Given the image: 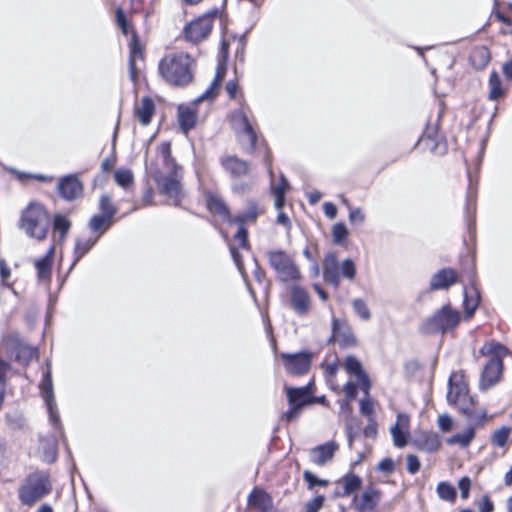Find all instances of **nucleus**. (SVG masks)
<instances>
[{
	"mask_svg": "<svg viewBox=\"0 0 512 512\" xmlns=\"http://www.w3.org/2000/svg\"><path fill=\"white\" fill-rule=\"evenodd\" d=\"M195 66V59L191 55L178 51L165 55L158 64V71L168 85L184 87L192 82Z\"/></svg>",
	"mask_w": 512,
	"mask_h": 512,
	"instance_id": "nucleus-1",
	"label": "nucleus"
},
{
	"mask_svg": "<svg viewBox=\"0 0 512 512\" xmlns=\"http://www.w3.org/2000/svg\"><path fill=\"white\" fill-rule=\"evenodd\" d=\"M158 160L162 162L167 175L158 173L155 176L157 186L161 194L167 196L177 205L181 200V167L175 163L171 156L170 143L163 142L157 148Z\"/></svg>",
	"mask_w": 512,
	"mask_h": 512,
	"instance_id": "nucleus-2",
	"label": "nucleus"
},
{
	"mask_svg": "<svg viewBox=\"0 0 512 512\" xmlns=\"http://www.w3.org/2000/svg\"><path fill=\"white\" fill-rule=\"evenodd\" d=\"M447 400L457 406L458 410L473 423L480 422L486 417V411L478 408L469 394L468 385L461 373L453 372L450 375Z\"/></svg>",
	"mask_w": 512,
	"mask_h": 512,
	"instance_id": "nucleus-3",
	"label": "nucleus"
},
{
	"mask_svg": "<svg viewBox=\"0 0 512 512\" xmlns=\"http://www.w3.org/2000/svg\"><path fill=\"white\" fill-rule=\"evenodd\" d=\"M479 353L482 356L490 357L481 372L479 381L480 389L487 390L499 381L503 369L502 359L509 351L502 344L490 341L481 347Z\"/></svg>",
	"mask_w": 512,
	"mask_h": 512,
	"instance_id": "nucleus-4",
	"label": "nucleus"
},
{
	"mask_svg": "<svg viewBox=\"0 0 512 512\" xmlns=\"http://www.w3.org/2000/svg\"><path fill=\"white\" fill-rule=\"evenodd\" d=\"M50 226V217L44 206L31 202L22 212L19 227L29 237L39 241L46 238Z\"/></svg>",
	"mask_w": 512,
	"mask_h": 512,
	"instance_id": "nucleus-5",
	"label": "nucleus"
},
{
	"mask_svg": "<svg viewBox=\"0 0 512 512\" xmlns=\"http://www.w3.org/2000/svg\"><path fill=\"white\" fill-rule=\"evenodd\" d=\"M52 490V484L48 474L37 471L29 474L18 488L20 502L26 506H32L37 501L48 495Z\"/></svg>",
	"mask_w": 512,
	"mask_h": 512,
	"instance_id": "nucleus-6",
	"label": "nucleus"
},
{
	"mask_svg": "<svg viewBox=\"0 0 512 512\" xmlns=\"http://www.w3.org/2000/svg\"><path fill=\"white\" fill-rule=\"evenodd\" d=\"M460 321V312L452 308L450 304H446L422 321L420 331L427 335L445 334L453 331Z\"/></svg>",
	"mask_w": 512,
	"mask_h": 512,
	"instance_id": "nucleus-7",
	"label": "nucleus"
},
{
	"mask_svg": "<svg viewBox=\"0 0 512 512\" xmlns=\"http://www.w3.org/2000/svg\"><path fill=\"white\" fill-rule=\"evenodd\" d=\"M263 208L260 207L257 203L251 202L249 203L247 209L237 215L235 218L231 220V222L239 225V229L234 236V243L230 245V253L231 256L238 266L241 268V259L240 254L238 252V248H246L247 247V230L244 228L245 224L255 222L257 217L263 213Z\"/></svg>",
	"mask_w": 512,
	"mask_h": 512,
	"instance_id": "nucleus-8",
	"label": "nucleus"
},
{
	"mask_svg": "<svg viewBox=\"0 0 512 512\" xmlns=\"http://www.w3.org/2000/svg\"><path fill=\"white\" fill-rule=\"evenodd\" d=\"M266 256L279 281L294 283L300 280V270L294 259L286 251L271 249L266 252Z\"/></svg>",
	"mask_w": 512,
	"mask_h": 512,
	"instance_id": "nucleus-9",
	"label": "nucleus"
},
{
	"mask_svg": "<svg viewBox=\"0 0 512 512\" xmlns=\"http://www.w3.org/2000/svg\"><path fill=\"white\" fill-rule=\"evenodd\" d=\"M341 276L349 281L355 279L356 266L354 261L345 259L339 263L335 253H328L323 262V277L325 281L337 288L340 285Z\"/></svg>",
	"mask_w": 512,
	"mask_h": 512,
	"instance_id": "nucleus-10",
	"label": "nucleus"
},
{
	"mask_svg": "<svg viewBox=\"0 0 512 512\" xmlns=\"http://www.w3.org/2000/svg\"><path fill=\"white\" fill-rule=\"evenodd\" d=\"M216 13L205 14L186 25L185 38L193 43H198L207 38L213 27V19Z\"/></svg>",
	"mask_w": 512,
	"mask_h": 512,
	"instance_id": "nucleus-11",
	"label": "nucleus"
},
{
	"mask_svg": "<svg viewBox=\"0 0 512 512\" xmlns=\"http://www.w3.org/2000/svg\"><path fill=\"white\" fill-rule=\"evenodd\" d=\"M40 390L48 409L50 421L54 425H59L60 419L53 396V384L51 379V371L49 367L47 368L46 372L43 375V379L40 384Z\"/></svg>",
	"mask_w": 512,
	"mask_h": 512,
	"instance_id": "nucleus-12",
	"label": "nucleus"
},
{
	"mask_svg": "<svg viewBox=\"0 0 512 512\" xmlns=\"http://www.w3.org/2000/svg\"><path fill=\"white\" fill-rule=\"evenodd\" d=\"M57 188L60 196L68 201L80 198L83 194V184L75 174L60 178Z\"/></svg>",
	"mask_w": 512,
	"mask_h": 512,
	"instance_id": "nucleus-13",
	"label": "nucleus"
},
{
	"mask_svg": "<svg viewBox=\"0 0 512 512\" xmlns=\"http://www.w3.org/2000/svg\"><path fill=\"white\" fill-rule=\"evenodd\" d=\"M233 125L237 132L240 144H244L243 135H248L249 148L255 146L256 134L247 115L242 110L235 112L233 115Z\"/></svg>",
	"mask_w": 512,
	"mask_h": 512,
	"instance_id": "nucleus-14",
	"label": "nucleus"
},
{
	"mask_svg": "<svg viewBox=\"0 0 512 512\" xmlns=\"http://www.w3.org/2000/svg\"><path fill=\"white\" fill-rule=\"evenodd\" d=\"M285 361V368L292 374L306 373L311 364V355L309 353L282 354Z\"/></svg>",
	"mask_w": 512,
	"mask_h": 512,
	"instance_id": "nucleus-15",
	"label": "nucleus"
},
{
	"mask_svg": "<svg viewBox=\"0 0 512 512\" xmlns=\"http://www.w3.org/2000/svg\"><path fill=\"white\" fill-rule=\"evenodd\" d=\"M332 337L342 347L356 344V338L350 326L337 318H333Z\"/></svg>",
	"mask_w": 512,
	"mask_h": 512,
	"instance_id": "nucleus-16",
	"label": "nucleus"
},
{
	"mask_svg": "<svg viewBox=\"0 0 512 512\" xmlns=\"http://www.w3.org/2000/svg\"><path fill=\"white\" fill-rule=\"evenodd\" d=\"M409 428V417L406 414L399 413L395 425L390 428L393 443L396 447H404L407 444Z\"/></svg>",
	"mask_w": 512,
	"mask_h": 512,
	"instance_id": "nucleus-17",
	"label": "nucleus"
},
{
	"mask_svg": "<svg viewBox=\"0 0 512 512\" xmlns=\"http://www.w3.org/2000/svg\"><path fill=\"white\" fill-rule=\"evenodd\" d=\"M344 366L348 373L356 376L360 388L365 392L366 395H368L370 382L368 376L362 369L361 362L355 356H348L345 359Z\"/></svg>",
	"mask_w": 512,
	"mask_h": 512,
	"instance_id": "nucleus-18",
	"label": "nucleus"
},
{
	"mask_svg": "<svg viewBox=\"0 0 512 512\" xmlns=\"http://www.w3.org/2000/svg\"><path fill=\"white\" fill-rule=\"evenodd\" d=\"M291 306L300 316L306 315L310 310V297L300 286L293 285L291 287Z\"/></svg>",
	"mask_w": 512,
	"mask_h": 512,
	"instance_id": "nucleus-19",
	"label": "nucleus"
},
{
	"mask_svg": "<svg viewBox=\"0 0 512 512\" xmlns=\"http://www.w3.org/2000/svg\"><path fill=\"white\" fill-rule=\"evenodd\" d=\"M457 281V272L452 268H444L432 276L430 280V288L432 290L447 289Z\"/></svg>",
	"mask_w": 512,
	"mask_h": 512,
	"instance_id": "nucleus-20",
	"label": "nucleus"
},
{
	"mask_svg": "<svg viewBox=\"0 0 512 512\" xmlns=\"http://www.w3.org/2000/svg\"><path fill=\"white\" fill-rule=\"evenodd\" d=\"M221 165L232 177H242L248 174L249 163L237 156H224L221 158Z\"/></svg>",
	"mask_w": 512,
	"mask_h": 512,
	"instance_id": "nucleus-21",
	"label": "nucleus"
},
{
	"mask_svg": "<svg viewBox=\"0 0 512 512\" xmlns=\"http://www.w3.org/2000/svg\"><path fill=\"white\" fill-rule=\"evenodd\" d=\"M337 449L338 444L336 442H327L325 444L313 448L310 451V459L313 463L317 465H324L333 458L334 453L336 452Z\"/></svg>",
	"mask_w": 512,
	"mask_h": 512,
	"instance_id": "nucleus-22",
	"label": "nucleus"
},
{
	"mask_svg": "<svg viewBox=\"0 0 512 512\" xmlns=\"http://www.w3.org/2000/svg\"><path fill=\"white\" fill-rule=\"evenodd\" d=\"M226 73V67L223 64H219L217 67L216 75L210 86L207 88V90L202 93L200 96H198L195 100L196 103L208 101H213L217 94H218V87L222 80L224 79Z\"/></svg>",
	"mask_w": 512,
	"mask_h": 512,
	"instance_id": "nucleus-23",
	"label": "nucleus"
},
{
	"mask_svg": "<svg viewBox=\"0 0 512 512\" xmlns=\"http://www.w3.org/2000/svg\"><path fill=\"white\" fill-rule=\"evenodd\" d=\"M154 111V102L149 97H144L135 104L134 114L143 125H148L151 122Z\"/></svg>",
	"mask_w": 512,
	"mask_h": 512,
	"instance_id": "nucleus-24",
	"label": "nucleus"
},
{
	"mask_svg": "<svg viewBox=\"0 0 512 512\" xmlns=\"http://www.w3.org/2000/svg\"><path fill=\"white\" fill-rule=\"evenodd\" d=\"M54 256V246L50 247L46 255L35 261L37 277L40 281H49L52 272V261Z\"/></svg>",
	"mask_w": 512,
	"mask_h": 512,
	"instance_id": "nucleus-25",
	"label": "nucleus"
},
{
	"mask_svg": "<svg viewBox=\"0 0 512 512\" xmlns=\"http://www.w3.org/2000/svg\"><path fill=\"white\" fill-rule=\"evenodd\" d=\"M248 504L265 512L272 507V498L265 491L261 489H254L248 497Z\"/></svg>",
	"mask_w": 512,
	"mask_h": 512,
	"instance_id": "nucleus-26",
	"label": "nucleus"
},
{
	"mask_svg": "<svg viewBox=\"0 0 512 512\" xmlns=\"http://www.w3.org/2000/svg\"><path fill=\"white\" fill-rule=\"evenodd\" d=\"M378 501V493L374 489H367L360 496L354 499L355 505L360 511H370L375 508Z\"/></svg>",
	"mask_w": 512,
	"mask_h": 512,
	"instance_id": "nucleus-27",
	"label": "nucleus"
},
{
	"mask_svg": "<svg viewBox=\"0 0 512 512\" xmlns=\"http://www.w3.org/2000/svg\"><path fill=\"white\" fill-rule=\"evenodd\" d=\"M287 398L290 406L301 409L309 403V394L307 388H286Z\"/></svg>",
	"mask_w": 512,
	"mask_h": 512,
	"instance_id": "nucleus-28",
	"label": "nucleus"
},
{
	"mask_svg": "<svg viewBox=\"0 0 512 512\" xmlns=\"http://www.w3.org/2000/svg\"><path fill=\"white\" fill-rule=\"evenodd\" d=\"M480 302V295L477 289L474 287V285H471V287L465 289L464 292V308H465V314L466 318L472 317L475 310L477 309Z\"/></svg>",
	"mask_w": 512,
	"mask_h": 512,
	"instance_id": "nucleus-29",
	"label": "nucleus"
},
{
	"mask_svg": "<svg viewBox=\"0 0 512 512\" xmlns=\"http://www.w3.org/2000/svg\"><path fill=\"white\" fill-rule=\"evenodd\" d=\"M13 354L17 362L26 365L37 356V350L22 343H15Z\"/></svg>",
	"mask_w": 512,
	"mask_h": 512,
	"instance_id": "nucleus-30",
	"label": "nucleus"
},
{
	"mask_svg": "<svg viewBox=\"0 0 512 512\" xmlns=\"http://www.w3.org/2000/svg\"><path fill=\"white\" fill-rule=\"evenodd\" d=\"M99 235H93L91 237L82 239L78 238L75 243L74 254L75 259L73 266L86 254L89 250L97 243Z\"/></svg>",
	"mask_w": 512,
	"mask_h": 512,
	"instance_id": "nucleus-31",
	"label": "nucleus"
},
{
	"mask_svg": "<svg viewBox=\"0 0 512 512\" xmlns=\"http://www.w3.org/2000/svg\"><path fill=\"white\" fill-rule=\"evenodd\" d=\"M207 207L211 213L220 215L223 219L231 222L229 210L225 203L219 197L215 195L207 196Z\"/></svg>",
	"mask_w": 512,
	"mask_h": 512,
	"instance_id": "nucleus-32",
	"label": "nucleus"
},
{
	"mask_svg": "<svg viewBox=\"0 0 512 512\" xmlns=\"http://www.w3.org/2000/svg\"><path fill=\"white\" fill-rule=\"evenodd\" d=\"M113 219L104 215H94L89 221V228L99 238L111 227Z\"/></svg>",
	"mask_w": 512,
	"mask_h": 512,
	"instance_id": "nucleus-33",
	"label": "nucleus"
},
{
	"mask_svg": "<svg viewBox=\"0 0 512 512\" xmlns=\"http://www.w3.org/2000/svg\"><path fill=\"white\" fill-rule=\"evenodd\" d=\"M288 188L289 183L283 175L280 177V183L272 184L271 189L277 210H281L283 208L285 202V193Z\"/></svg>",
	"mask_w": 512,
	"mask_h": 512,
	"instance_id": "nucleus-34",
	"label": "nucleus"
},
{
	"mask_svg": "<svg viewBox=\"0 0 512 512\" xmlns=\"http://www.w3.org/2000/svg\"><path fill=\"white\" fill-rule=\"evenodd\" d=\"M417 441L419 447L427 452H435L441 446L440 438L435 433H424Z\"/></svg>",
	"mask_w": 512,
	"mask_h": 512,
	"instance_id": "nucleus-35",
	"label": "nucleus"
},
{
	"mask_svg": "<svg viewBox=\"0 0 512 512\" xmlns=\"http://www.w3.org/2000/svg\"><path fill=\"white\" fill-rule=\"evenodd\" d=\"M71 227L70 220L63 215H55L53 229H54V238L58 237V241H64L69 229Z\"/></svg>",
	"mask_w": 512,
	"mask_h": 512,
	"instance_id": "nucleus-36",
	"label": "nucleus"
},
{
	"mask_svg": "<svg viewBox=\"0 0 512 512\" xmlns=\"http://www.w3.org/2000/svg\"><path fill=\"white\" fill-rule=\"evenodd\" d=\"M361 483L362 480L357 475L347 474L339 481V485L343 489L339 494L343 496L350 495L360 488Z\"/></svg>",
	"mask_w": 512,
	"mask_h": 512,
	"instance_id": "nucleus-37",
	"label": "nucleus"
},
{
	"mask_svg": "<svg viewBox=\"0 0 512 512\" xmlns=\"http://www.w3.org/2000/svg\"><path fill=\"white\" fill-rule=\"evenodd\" d=\"M470 60L476 69H483L490 60L489 50L484 46L476 47L471 52Z\"/></svg>",
	"mask_w": 512,
	"mask_h": 512,
	"instance_id": "nucleus-38",
	"label": "nucleus"
},
{
	"mask_svg": "<svg viewBox=\"0 0 512 512\" xmlns=\"http://www.w3.org/2000/svg\"><path fill=\"white\" fill-rule=\"evenodd\" d=\"M475 437V431L473 428H468L463 432L457 433L449 437L446 442L449 445H459L460 447H467Z\"/></svg>",
	"mask_w": 512,
	"mask_h": 512,
	"instance_id": "nucleus-39",
	"label": "nucleus"
},
{
	"mask_svg": "<svg viewBox=\"0 0 512 512\" xmlns=\"http://www.w3.org/2000/svg\"><path fill=\"white\" fill-rule=\"evenodd\" d=\"M489 99L498 100L504 95L501 79L497 72H492L489 77Z\"/></svg>",
	"mask_w": 512,
	"mask_h": 512,
	"instance_id": "nucleus-40",
	"label": "nucleus"
},
{
	"mask_svg": "<svg viewBox=\"0 0 512 512\" xmlns=\"http://www.w3.org/2000/svg\"><path fill=\"white\" fill-rule=\"evenodd\" d=\"M142 51L140 46L137 44V42L134 40L131 44L130 49V57H129V72H130V78L132 81H136L137 79V69H136V60L142 59Z\"/></svg>",
	"mask_w": 512,
	"mask_h": 512,
	"instance_id": "nucleus-41",
	"label": "nucleus"
},
{
	"mask_svg": "<svg viewBox=\"0 0 512 512\" xmlns=\"http://www.w3.org/2000/svg\"><path fill=\"white\" fill-rule=\"evenodd\" d=\"M179 123L184 131L192 129L196 124V115L190 109H182L179 111Z\"/></svg>",
	"mask_w": 512,
	"mask_h": 512,
	"instance_id": "nucleus-42",
	"label": "nucleus"
},
{
	"mask_svg": "<svg viewBox=\"0 0 512 512\" xmlns=\"http://www.w3.org/2000/svg\"><path fill=\"white\" fill-rule=\"evenodd\" d=\"M115 182L123 187L124 189H128L133 184V174L129 169H118L114 173Z\"/></svg>",
	"mask_w": 512,
	"mask_h": 512,
	"instance_id": "nucleus-43",
	"label": "nucleus"
},
{
	"mask_svg": "<svg viewBox=\"0 0 512 512\" xmlns=\"http://www.w3.org/2000/svg\"><path fill=\"white\" fill-rule=\"evenodd\" d=\"M352 306L354 312L364 321H368L371 319V312L367 305V303L361 299L356 298L352 301Z\"/></svg>",
	"mask_w": 512,
	"mask_h": 512,
	"instance_id": "nucleus-44",
	"label": "nucleus"
},
{
	"mask_svg": "<svg viewBox=\"0 0 512 512\" xmlns=\"http://www.w3.org/2000/svg\"><path fill=\"white\" fill-rule=\"evenodd\" d=\"M437 494L439 498L445 501H454L456 491L452 485L447 482H440L437 486Z\"/></svg>",
	"mask_w": 512,
	"mask_h": 512,
	"instance_id": "nucleus-45",
	"label": "nucleus"
},
{
	"mask_svg": "<svg viewBox=\"0 0 512 512\" xmlns=\"http://www.w3.org/2000/svg\"><path fill=\"white\" fill-rule=\"evenodd\" d=\"M510 434L511 429L509 427H501L493 433L491 438L492 444L497 447H505Z\"/></svg>",
	"mask_w": 512,
	"mask_h": 512,
	"instance_id": "nucleus-46",
	"label": "nucleus"
},
{
	"mask_svg": "<svg viewBox=\"0 0 512 512\" xmlns=\"http://www.w3.org/2000/svg\"><path fill=\"white\" fill-rule=\"evenodd\" d=\"M99 208H100V211H101L100 215H104V216L109 217L111 219H113L114 215L117 212L115 206L112 204L111 197L108 196V195H103L100 198Z\"/></svg>",
	"mask_w": 512,
	"mask_h": 512,
	"instance_id": "nucleus-47",
	"label": "nucleus"
},
{
	"mask_svg": "<svg viewBox=\"0 0 512 512\" xmlns=\"http://www.w3.org/2000/svg\"><path fill=\"white\" fill-rule=\"evenodd\" d=\"M11 269L4 259H0V279L1 285L9 289H13V283L10 282Z\"/></svg>",
	"mask_w": 512,
	"mask_h": 512,
	"instance_id": "nucleus-48",
	"label": "nucleus"
},
{
	"mask_svg": "<svg viewBox=\"0 0 512 512\" xmlns=\"http://www.w3.org/2000/svg\"><path fill=\"white\" fill-rule=\"evenodd\" d=\"M348 235V230L343 223H337L333 226V241L337 244L341 243Z\"/></svg>",
	"mask_w": 512,
	"mask_h": 512,
	"instance_id": "nucleus-49",
	"label": "nucleus"
},
{
	"mask_svg": "<svg viewBox=\"0 0 512 512\" xmlns=\"http://www.w3.org/2000/svg\"><path fill=\"white\" fill-rule=\"evenodd\" d=\"M304 480L308 484V487L310 489L314 488L315 486H326L328 485L327 480L318 479L314 474H312L310 471H305L303 473Z\"/></svg>",
	"mask_w": 512,
	"mask_h": 512,
	"instance_id": "nucleus-50",
	"label": "nucleus"
},
{
	"mask_svg": "<svg viewBox=\"0 0 512 512\" xmlns=\"http://www.w3.org/2000/svg\"><path fill=\"white\" fill-rule=\"evenodd\" d=\"M324 504L323 496H316L311 501L306 503L305 512H318Z\"/></svg>",
	"mask_w": 512,
	"mask_h": 512,
	"instance_id": "nucleus-51",
	"label": "nucleus"
},
{
	"mask_svg": "<svg viewBox=\"0 0 512 512\" xmlns=\"http://www.w3.org/2000/svg\"><path fill=\"white\" fill-rule=\"evenodd\" d=\"M407 470L410 474H416L420 470V461L417 456L409 454L406 458Z\"/></svg>",
	"mask_w": 512,
	"mask_h": 512,
	"instance_id": "nucleus-52",
	"label": "nucleus"
},
{
	"mask_svg": "<svg viewBox=\"0 0 512 512\" xmlns=\"http://www.w3.org/2000/svg\"><path fill=\"white\" fill-rule=\"evenodd\" d=\"M377 469L381 472L391 474L395 469V463L392 459L385 458L378 464Z\"/></svg>",
	"mask_w": 512,
	"mask_h": 512,
	"instance_id": "nucleus-53",
	"label": "nucleus"
},
{
	"mask_svg": "<svg viewBox=\"0 0 512 512\" xmlns=\"http://www.w3.org/2000/svg\"><path fill=\"white\" fill-rule=\"evenodd\" d=\"M360 411L365 416H371L373 414L374 405L370 398H365L361 400Z\"/></svg>",
	"mask_w": 512,
	"mask_h": 512,
	"instance_id": "nucleus-54",
	"label": "nucleus"
},
{
	"mask_svg": "<svg viewBox=\"0 0 512 512\" xmlns=\"http://www.w3.org/2000/svg\"><path fill=\"white\" fill-rule=\"evenodd\" d=\"M458 486L461 492V497L464 499L468 498L469 490L471 487V480L468 477H463L460 479Z\"/></svg>",
	"mask_w": 512,
	"mask_h": 512,
	"instance_id": "nucleus-55",
	"label": "nucleus"
},
{
	"mask_svg": "<svg viewBox=\"0 0 512 512\" xmlns=\"http://www.w3.org/2000/svg\"><path fill=\"white\" fill-rule=\"evenodd\" d=\"M343 390L345 392L346 398L349 400H353L357 395V384L354 382H347Z\"/></svg>",
	"mask_w": 512,
	"mask_h": 512,
	"instance_id": "nucleus-56",
	"label": "nucleus"
},
{
	"mask_svg": "<svg viewBox=\"0 0 512 512\" xmlns=\"http://www.w3.org/2000/svg\"><path fill=\"white\" fill-rule=\"evenodd\" d=\"M349 219L351 222L363 223L365 215L360 208L350 209Z\"/></svg>",
	"mask_w": 512,
	"mask_h": 512,
	"instance_id": "nucleus-57",
	"label": "nucleus"
},
{
	"mask_svg": "<svg viewBox=\"0 0 512 512\" xmlns=\"http://www.w3.org/2000/svg\"><path fill=\"white\" fill-rule=\"evenodd\" d=\"M478 507L480 512H493L494 510V504L487 496L482 498V500L479 502Z\"/></svg>",
	"mask_w": 512,
	"mask_h": 512,
	"instance_id": "nucleus-58",
	"label": "nucleus"
},
{
	"mask_svg": "<svg viewBox=\"0 0 512 512\" xmlns=\"http://www.w3.org/2000/svg\"><path fill=\"white\" fill-rule=\"evenodd\" d=\"M438 425L442 431L447 432L452 428V420L447 415H441L438 418Z\"/></svg>",
	"mask_w": 512,
	"mask_h": 512,
	"instance_id": "nucleus-59",
	"label": "nucleus"
},
{
	"mask_svg": "<svg viewBox=\"0 0 512 512\" xmlns=\"http://www.w3.org/2000/svg\"><path fill=\"white\" fill-rule=\"evenodd\" d=\"M323 211L324 214L330 219H334L337 215V207L331 202H325L323 204Z\"/></svg>",
	"mask_w": 512,
	"mask_h": 512,
	"instance_id": "nucleus-60",
	"label": "nucleus"
},
{
	"mask_svg": "<svg viewBox=\"0 0 512 512\" xmlns=\"http://www.w3.org/2000/svg\"><path fill=\"white\" fill-rule=\"evenodd\" d=\"M116 20H117V23L118 25L121 27V29L123 30L124 33H127V29H126V26H127V23H126V17H125V14L123 12V10L121 8H118L116 10Z\"/></svg>",
	"mask_w": 512,
	"mask_h": 512,
	"instance_id": "nucleus-61",
	"label": "nucleus"
},
{
	"mask_svg": "<svg viewBox=\"0 0 512 512\" xmlns=\"http://www.w3.org/2000/svg\"><path fill=\"white\" fill-rule=\"evenodd\" d=\"M299 412H300L299 408H296L295 406H290L289 410H287L284 413L283 418L286 421L290 422V421L294 420L299 415Z\"/></svg>",
	"mask_w": 512,
	"mask_h": 512,
	"instance_id": "nucleus-62",
	"label": "nucleus"
},
{
	"mask_svg": "<svg viewBox=\"0 0 512 512\" xmlns=\"http://www.w3.org/2000/svg\"><path fill=\"white\" fill-rule=\"evenodd\" d=\"M9 364L0 359V387L5 386V374L9 369Z\"/></svg>",
	"mask_w": 512,
	"mask_h": 512,
	"instance_id": "nucleus-63",
	"label": "nucleus"
},
{
	"mask_svg": "<svg viewBox=\"0 0 512 512\" xmlns=\"http://www.w3.org/2000/svg\"><path fill=\"white\" fill-rule=\"evenodd\" d=\"M503 73L507 79H512V59L503 65Z\"/></svg>",
	"mask_w": 512,
	"mask_h": 512,
	"instance_id": "nucleus-64",
	"label": "nucleus"
}]
</instances>
